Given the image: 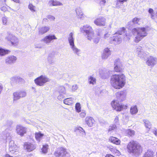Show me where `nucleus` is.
Segmentation results:
<instances>
[{"label":"nucleus","instance_id":"1","mask_svg":"<svg viewBox=\"0 0 157 157\" xmlns=\"http://www.w3.org/2000/svg\"><path fill=\"white\" fill-rule=\"evenodd\" d=\"M116 95L117 100L113 101L111 104L113 108L117 111H121L127 109V105L119 103V101H122L125 99L127 95L126 91L124 90L117 92Z\"/></svg>","mask_w":157,"mask_h":157},{"label":"nucleus","instance_id":"2","mask_svg":"<svg viewBox=\"0 0 157 157\" xmlns=\"http://www.w3.org/2000/svg\"><path fill=\"white\" fill-rule=\"evenodd\" d=\"M136 52L137 54L138 57L141 59H144L147 58L146 64L148 66L153 67L157 63V58L153 56H150L148 57V53L145 52L142 48L140 46H138L136 47Z\"/></svg>","mask_w":157,"mask_h":157},{"label":"nucleus","instance_id":"3","mask_svg":"<svg viewBox=\"0 0 157 157\" xmlns=\"http://www.w3.org/2000/svg\"><path fill=\"white\" fill-rule=\"evenodd\" d=\"M110 83L112 86L117 89L122 88L125 83V78L123 74H115L111 78Z\"/></svg>","mask_w":157,"mask_h":157},{"label":"nucleus","instance_id":"4","mask_svg":"<svg viewBox=\"0 0 157 157\" xmlns=\"http://www.w3.org/2000/svg\"><path fill=\"white\" fill-rule=\"evenodd\" d=\"M127 151L133 157H137L142 151V148L137 142L133 140L129 142L127 147Z\"/></svg>","mask_w":157,"mask_h":157},{"label":"nucleus","instance_id":"5","mask_svg":"<svg viewBox=\"0 0 157 157\" xmlns=\"http://www.w3.org/2000/svg\"><path fill=\"white\" fill-rule=\"evenodd\" d=\"M132 34L136 36L134 41L138 43L147 35V30L145 28H135L132 30Z\"/></svg>","mask_w":157,"mask_h":157},{"label":"nucleus","instance_id":"6","mask_svg":"<svg viewBox=\"0 0 157 157\" xmlns=\"http://www.w3.org/2000/svg\"><path fill=\"white\" fill-rule=\"evenodd\" d=\"M125 29L123 27L120 29L116 33L118 35L117 36H114L112 37L109 39V42L111 44L117 45L120 44L122 41L121 36L120 35H122L125 33Z\"/></svg>","mask_w":157,"mask_h":157},{"label":"nucleus","instance_id":"7","mask_svg":"<svg viewBox=\"0 0 157 157\" xmlns=\"http://www.w3.org/2000/svg\"><path fill=\"white\" fill-rule=\"evenodd\" d=\"M80 29L82 32L86 33L87 39L91 40L94 36V33L91 27L88 25H86L81 28Z\"/></svg>","mask_w":157,"mask_h":157},{"label":"nucleus","instance_id":"8","mask_svg":"<svg viewBox=\"0 0 157 157\" xmlns=\"http://www.w3.org/2000/svg\"><path fill=\"white\" fill-rule=\"evenodd\" d=\"M34 81L36 85L43 86L46 82H49L50 79L45 75H41L35 79Z\"/></svg>","mask_w":157,"mask_h":157},{"label":"nucleus","instance_id":"9","mask_svg":"<svg viewBox=\"0 0 157 157\" xmlns=\"http://www.w3.org/2000/svg\"><path fill=\"white\" fill-rule=\"evenodd\" d=\"M27 95L26 91L21 90L13 93V101H15L21 98L25 97Z\"/></svg>","mask_w":157,"mask_h":157},{"label":"nucleus","instance_id":"10","mask_svg":"<svg viewBox=\"0 0 157 157\" xmlns=\"http://www.w3.org/2000/svg\"><path fill=\"white\" fill-rule=\"evenodd\" d=\"M6 38L8 40L10 41L13 45L16 46L18 44L19 40L18 39L10 33H8Z\"/></svg>","mask_w":157,"mask_h":157},{"label":"nucleus","instance_id":"11","mask_svg":"<svg viewBox=\"0 0 157 157\" xmlns=\"http://www.w3.org/2000/svg\"><path fill=\"white\" fill-rule=\"evenodd\" d=\"M67 153L65 148L59 147L57 148L54 154L56 157H60L64 156Z\"/></svg>","mask_w":157,"mask_h":157},{"label":"nucleus","instance_id":"12","mask_svg":"<svg viewBox=\"0 0 157 157\" xmlns=\"http://www.w3.org/2000/svg\"><path fill=\"white\" fill-rule=\"evenodd\" d=\"M94 23L99 26H104L106 25V19L103 17H100L94 21Z\"/></svg>","mask_w":157,"mask_h":157},{"label":"nucleus","instance_id":"13","mask_svg":"<svg viewBox=\"0 0 157 157\" xmlns=\"http://www.w3.org/2000/svg\"><path fill=\"white\" fill-rule=\"evenodd\" d=\"M16 131L17 134L22 136L26 133L27 128L21 125H17L16 126Z\"/></svg>","mask_w":157,"mask_h":157},{"label":"nucleus","instance_id":"14","mask_svg":"<svg viewBox=\"0 0 157 157\" xmlns=\"http://www.w3.org/2000/svg\"><path fill=\"white\" fill-rule=\"evenodd\" d=\"M99 73L101 78L103 79L108 78L109 75V71L105 68L99 69Z\"/></svg>","mask_w":157,"mask_h":157},{"label":"nucleus","instance_id":"15","mask_svg":"<svg viewBox=\"0 0 157 157\" xmlns=\"http://www.w3.org/2000/svg\"><path fill=\"white\" fill-rule=\"evenodd\" d=\"M9 150L11 153H14L15 152L17 151L18 150V147L14 143L13 140L10 141L9 144Z\"/></svg>","mask_w":157,"mask_h":157},{"label":"nucleus","instance_id":"16","mask_svg":"<svg viewBox=\"0 0 157 157\" xmlns=\"http://www.w3.org/2000/svg\"><path fill=\"white\" fill-rule=\"evenodd\" d=\"M17 59V57L13 55L7 57L5 59V63L7 64H12L15 63Z\"/></svg>","mask_w":157,"mask_h":157},{"label":"nucleus","instance_id":"17","mask_svg":"<svg viewBox=\"0 0 157 157\" xmlns=\"http://www.w3.org/2000/svg\"><path fill=\"white\" fill-rule=\"evenodd\" d=\"M57 38L54 35H49L46 36L41 41L46 44H48L54 39H56Z\"/></svg>","mask_w":157,"mask_h":157},{"label":"nucleus","instance_id":"18","mask_svg":"<svg viewBox=\"0 0 157 157\" xmlns=\"http://www.w3.org/2000/svg\"><path fill=\"white\" fill-rule=\"evenodd\" d=\"M111 54V51L108 48H105L102 55L101 57L103 59H107Z\"/></svg>","mask_w":157,"mask_h":157},{"label":"nucleus","instance_id":"19","mask_svg":"<svg viewBox=\"0 0 157 157\" xmlns=\"http://www.w3.org/2000/svg\"><path fill=\"white\" fill-rule=\"evenodd\" d=\"M24 148L28 151H31L35 149L36 147L33 144L30 143H25L24 145Z\"/></svg>","mask_w":157,"mask_h":157},{"label":"nucleus","instance_id":"20","mask_svg":"<svg viewBox=\"0 0 157 157\" xmlns=\"http://www.w3.org/2000/svg\"><path fill=\"white\" fill-rule=\"evenodd\" d=\"M9 129L7 128L2 132L3 139L5 140H9L11 139L10 133Z\"/></svg>","mask_w":157,"mask_h":157},{"label":"nucleus","instance_id":"21","mask_svg":"<svg viewBox=\"0 0 157 157\" xmlns=\"http://www.w3.org/2000/svg\"><path fill=\"white\" fill-rule=\"evenodd\" d=\"M56 59L53 54H49L47 58L48 63L52 65H54L55 63Z\"/></svg>","mask_w":157,"mask_h":157},{"label":"nucleus","instance_id":"22","mask_svg":"<svg viewBox=\"0 0 157 157\" xmlns=\"http://www.w3.org/2000/svg\"><path fill=\"white\" fill-rule=\"evenodd\" d=\"M50 6H62L63 4L59 1L56 0H50L48 2Z\"/></svg>","mask_w":157,"mask_h":157},{"label":"nucleus","instance_id":"23","mask_svg":"<svg viewBox=\"0 0 157 157\" xmlns=\"http://www.w3.org/2000/svg\"><path fill=\"white\" fill-rule=\"evenodd\" d=\"M75 11L78 18L81 19H83L85 17V15L83 14L82 9L79 7L76 9Z\"/></svg>","mask_w":157,"mask_h":157},{"label":"nucleus","instance_id":"24","mask_svg":"<svg viewBox=\"0 0 157 157\" xmlns=\"http://www.w3.org/2000/svg\"><path fill=\"white\" fill-rule=\"evenodd\" d=\"M85 121L89 127H91L93 126L94 120L92 117H87L85 118Z\"/></svg>","mask_w":157,"mask_h":157},{"label":"nucleus","instance_id":"25","mask_svg":"<svg viewBox=\"0 0 157 157\" xmlns=\"http://www.w3.org/2000/svg\"><path fill=\"white\" fill-rule=\"evenodd\" d=\"M74 34L72 33H70L68 37V40L70 46L74 45Z\"/></svg>","mask_w":157,"mask_h":157},{"label":"nucleus","instance_id":"26","mask_svg":"<svg viewBox=\"0 0 157 157\" xmlns=\"http://www.w3.org/2000/svg\"><path fill=\"white\" fill-rule=\"evenodd\" d=\"M109 141L116 145L120 144L121 143V141L117 138L111 136L109 139Z\"/></svg>","mask_w":157,"mask_h":157},{"label":"nucleus","instance_id":"27","mask_svg":"<svg viewBox=\"0 0 157 157\" xmlns=\"http://www.w3.org/2000/svg\"><path fill=\"white\" fill-rule=\"evenodd\" d=\"M74 54L78 55L79 56L80 52V50L78 49L74 45L70 46Z\"/></svg>","mask_w":157,"mask_h":157},{"label":"nucleus","instance_id":"28","mask_svg":"<svg viewBox=\"0 0 157 157\" xmlns=\"http://www.w3.org/2000/svg\"><path fill=\"white\" fill-rule=\"evenodd\" d=\"M50 28L48 27L45 26L41 27L39 29V33L41 35L43 34L48 32Z\"/></svg>","mask_w":157,"mask_h":157},{"label":"nucleus","instance_id":"29","mask_svg":"<svg viewBox=\"0 0 157 157\" xmlns=\"http://www.w3.org/2000/svg\"><path fill=\"white\" fill-rule=\"evenodd\" d=\"M74 102V99L71 98H68L63 100V103L66 105H70Z\"/></svg>","mask_w":157,"mask_h":157},{"label":"nucleus","instance_id":"30","mask_svg":"<svg viewBox=\"0 0 157 157\" xmlns=\"http://www.w3.org/2000/svg\"><path fill=\"white\" fill-rule=\"evenodd\" d=\"M127 0H117L116 2V7L120 8L123 5V4L125 2H126Z\"/></svg>","mask_w":157,"mask_h":157},{"label":"nucleus","instance_id":"31","mask_svg":"<svg viewBox=\"0 0 157 157\" xmlns=\"http://www.w3.org/2000/svg\"><path fill=\"white\" fill-rule=\"evenodd\" d=\"M144 126L146 128L150 129L151 127L152 124L151 122L147 119H144L143 120Z\"/></svg>","mask_w":157,"mask_h":157},{"label":"nucleus","instance_id":"32","mask_svg":"<svg viewBox=\"0 0 157 157\" xmlns=\"http://www.w3.org/2000/svg\"><path fill=\"white\" fill-rule=\"evenodd\" d=\"M44 136V134L41 133L40 132L36 133H35V137L36 139L38 142H40V141Z\"/></svg>","mask_w":157,"mask_h":157},{"label":"nucleus","instance_id":"33","mask_svg":"<svg viewBox=\"0 0 157 157\" xmlns=\"http://www.w3.org/2000/svg\"><path fill=\"white\" fill-rule=\"evenodd\" d=\"M138 111L137 107L136 105L132 106L130 109V112L132 115L136 114Z\"/></svg>","mask_w":157,"mask_h":157},{"label":"nucleus","instance_id":"34","mask_svg":"<svg viewBox=\"0 0 157 157\" xmlns=\"http://www.w3.org/2000/svg\"><path fill=\"white\" fill-rule=\"evenodd\" d=\"M114 67H122V64L120 60L117 59H115L114 62Z\"/></svg>","mask_w":157,"mask_h":157},{"label":"nucleus","instance_id":"35","mask_svg":"<svg viewBox=\"0 0 157 157\" xmlns=\"http://www.w3.org/2000/svg\"><path fill=\"white\" fill-rule=\"evenodd\" d=\"M126 132L128 136H134L135 134L134 131L130 129H128L126 131Z\"/></svg>","mask_w":157,"mask_h":157},{"label":"nucleus","instance_id":"36","mask_svg":"<svg viewBox=\"0 0 157 157\" xmlns=\"http://www.w3.org/2000/svg\"><path fill=\"white\" fill-rule=\"evenodd\" d=\"M10 52V51L9 50L0 48V55L1 56H4L6 54H8Z\"/></svg>","mask_w":157,"mask_h":157},{"label":"nucleus","instance_id":"37","mask_svg":"<svg viewBox=\"0 0 157 157\" xmlns=\"http://www.w3.org/2000/svg\"><path fill=\"white\" fill-rule=\"evenodd\" d=\"M153 151H148L145 153L143 157H153Z\"/></svg>","mask_w":157,"mask_h":157},{"label":"nucleus","instance_id":"38","mask_svg":"<svg viewBox=\"0 0 157 157\" xmlns=\"http://www.w3.org/2000/svg\"><path fill=\"white\" fill-rule=\"evenodd\" d=\"M17 76H14L10 78V82L12 85L17 83Z\"/></svg>","mask_w":157,"mask_h":157},{"label":"nucleus","instance_id":"39","mask_svg":"<svg viewBox=\"0 0 157 157\" xmlns=\"http://www.w3.org/2000/svg\"><path fill=\"white\" fill-rule=\"evenodd\" d=\"M58 92L60 94H65L66 91L64 86H60L59 87Z\"/></svg>","mask_w":157,"mask_h":157},{"label":"nucleus","instance_id":"40","mask_svg":"<svg viewBox=\"0 0 157 157\" xmlns=\"http://www.w3.org/2000/svg\"><path fill=\"white\" fill-rule=\"evenodd\" d=\"M13 123V122L10 120H5L3 122V124L4 126H6L7 127L11 126Z\"/></svg>","mask_w":157,"mask_h":157},{"label":"nucleus","instance_id":"41","mask_svg":"<svg viewBox=\"0 0 157 157\" xmlns=\"http://www.w3.org/2000/svg\"><path fill=\"white\" fill-rule=\"evenodd\" d=\"M77 131H78L81 133V135L82 136H85L86 135L85 132L84 130L81 127H78L77 129Z\"/></svg>","mask_w":157,"mask_h":157},{"label":"nucleus","instance_id":"42","mask_svg":"<svg viewBox=\"0 0 157 157\" xmlns=\"http://www.w3.org/2000/svg\"><path fill=\"white\" fill-rule=\"evenodd\" d=\"M88 81L90 84L93 85L96 83V79L92 76H90L89 78Z\"/></svg>","mask_w":157,"mask_h":157},{"label":"nucleus","instance_id":"43","mask_svg":"<svg viewBox=\"0 0 157 157\" xmlns=\"http://www.w3.org/2000/svg\"><path fill=\"white\" fill-rule=\"evenodd\" d=\"M48 145H43V147L41 149L42 152L44 154L48 152Z\"/></svg>","mask_w":157,"mask_h":157},{"label":"nucleus","instance_id":"44","mask_svg":"<svg viewBox=\"0 0 157 157\" xmlns=\"http://www.w3.org/2000/svg\"><path fill=\"white\" fill-rule=\"evenodd\" d=\"M117 128L115 124H113L109 126L108 131L110 133L112 132V131L115 130Z\"/></svg>","mask_w":157,"mask_h":157},{"label":"nucleus","instance_id":"45","mask_svg":"<svg viewBox=\"0 0 157 157\" xmlns=\"http://www.w3.org/2000/svg\"><path fill=\"white\" fill-rule=\"evenodd\" d=\"M107 148L109 150L111 151L113 153H116L117 152L118 153H119V151L113 147L111 146H109L107 147Z\"/></svg>","mask_w":157,"mask_h":157},{"label":"nucleus","instance_id":"46","mask_svg":"<svg viewBox=\"0 0 157 157\" xmlns=\"http://www.w3.org/2000/svg\"><path fill=\"white\" fill-rule=\"evenodd\" d=\"M140 19L136 17H135L133 18L132 20V22L135 25L140 24Z\"/></svg>","mask_w":157,"mask_h":157},{"label":"nucleus","instance_id":"47","mask_svg":"<svg viewBox=\"0 0 157 157\" xmlns=\"http://www.w3.org/2000/svg\"><path fill=\"white\" fill-rule=\"evenodd\" d=\"M29 8L32 12H34L36 11V7L33 6L32 4H29Z\"/></svg>","mask_w":157,"mask_h":157},{"label":"nucleus","instance_id":"48","mask_svg":"<svg viewBox=\"0 0 157 157\" xmlns=\"http://www.w3.org/2000/svg\"><path fill=\"white\" fill-rule=\"evenodd\" d=\"M8 17L6 16H4L2 18V21L3 24L4 25H6L7 24L8 22Z\"/></svg>","mask_w":157,"mask_h":157},{"label":"nucleus","instance_id":"49","mask_svg":"<svg viewBox=\"0 0 157 157\" xmlns=\"http://www.w3.org/2000/svg\"><path fill=\"white\" fill-rule=\"evenodd\" d=\"M96 2L100 4L101 7L104 6L106 2L105 0H95Z\"/></svg>","mask_w":157,"mask_h":157},{"label":"nucleus","instance_id":"50","mask_svg":"<svg viewBox=\"0 0 157 157\" xmlns=\"http://www.w3.org/2000/svg\"><path fill=\"white\" fill-rule=\"evenodd\" d=\"M17 83H24L25 82V80L22 78H21L19 76H17Z\"/></svg>","mask_w":157,"mask_h":157},{"label":"nucleus","instance_id":"51","mask_svg":"<svg viewBox=\"0 0 157 157\" xmlns=\"http://www.w3.org/2000/svg\"><path fill=\"white\" fill-rule=\"evenodd\" d=\"M122 67H114V70L117 72H121L122 70Z\"/></svg>","mask_w":157,"mask_h":157},{"label":"nucleus","instance_id":"52","mask_svg":"<svg viewBox=\"0 0 157 157\" xmlns=\"http://www.w3.org/2000/svg\"><path fill=\"white\" fill-rule=\"evenodd\" d=\"M80 105L79 103H77L75 105V109L78 112H80Z\"/></svg>","mask_w":157,"mask_h":157},{"label":"nucleus","instance_id":"53","mask_svg":"<svg viewBox=\"0 0 157 157\" xmlns=\"http://www.w3.org/2000/svg\"><path fill=\"white\" fill-rule=\"evenodd\" d=\"M104 30H100L97 33V35L98 36V37L100 38L103 35V34L104 33Z\"/></svg>","mask_w":157,"mask_h":157},{"label":"nucleus","instance_id":"54","mask_svg":"<svg viewBox=\"0 0 157 157\" xmlns=\"http://www.w3.org/2000/svg\"><path fill=\"white\" fill-rule=\"evenodd\" d=\"M65 97L63 95V94H60L59 95L58 97L57 98L59 100L61 101Z\"/></svg>","mask_w":157,"mask_h":157},{"label":"nucleus","instance_id":"55","mask_svg":"<svg viewBox=\"0 0 157 157\" xmlns=\"http://www.w3.org/2000/svg\"><path fill=\"white\" fill-rule=\"evenodd\" d=\"M47 18L50 19V20H54L55 18L52 15H49L47 16Z\"/></svg>","mask_w":157,"mask_h":157},{"label":"nucleus","instance_id":"56","mask_svg":"<svg viewBox=\"0 0 157 157\" xmlns=\"http://www.w3.org/2000/svg\"><path fill=\"white\" fill-rule=\"evenodd\" d=\"M100 38V37H97L95 38H94L93 41L94 43L96 44H97L99 41Z\"/></svg>","mask_w":157,"mask_h":157},{"label":"nucleus","instance_id":"57","mask_svg":"<svg viewBox=\"0 0 157 157\" xmlns=\"http://www.w3.org/2000/svg\"><path fill=\"white\" fill-rule=\"evenodd\" d=\"M78 86L77 85H75L72 86V90L73 91H75L77 89Z\"/></svg>","mask_w":157,"mask_h":157},{"label":"nucleus","instance_id":"58","mask_svg":"<svg viewBox=\"0 0 157 157\" xmlns=\"http://www.w3.org/2000/svg\"><path fill=\"white\" fill-rule=\"evenodd\" d=\"M110 34L108 33H107L106 34H104L103 38L105 39H106L107 38L109 37V36Z\"/></svg>","mask_w":157,"mask_h":157},{"label":"nucleus","instance_id":"59","mask_svg":"<svg viewBox=\"0 0 157 157\" xmlns=\"http://www.w3.org/2000/svg\"><path fill=\"white\" fill-rule=\"evenodd\" d=\"M0 9L1 10L5 12L7 10V9L5 6H3L1 7Z\"/></svg>","mask_w":157,"mask_h":157},{"label":"nucleus","instance_id":"60","mask_svg":"<svg viewBox=\"0 0 157 157\" xmlns=\"http://www.w3.org/2000/svg\"><path fill=\"white\" fill-rule=\"evenodd\" d=\"M80 117H83L86 116V113L84 112H82L80 114Z\"/></svg>","mask_w":157,"mask_h":157},{"label":"nucleus","instance_id":"61","mask_svg":"<svg viewBox=\"0 0 157 157\" xmlns=\"http://www.w3.org/2000/svg\"><path fill=\"white\" fill-rule=\"evenodd\" d=\"M118 117L117 116H116L114 120L115 123L117 124L118 123Z\"/></svg>","mask_w":157,"mask_h":157},{"label":"nucleus","instance_id":"62","mask_svg":"<svg viewBox=\"0 0 157 157\" xmlns=\"http://www.w3.org/2000/svg\"><path fill=\"white\" fill-rule=\"evenodd\" d=\"M148 12L150 14L154 13L153 10L151 8H149L148 10Z\"/></svg>","mask_w":157,"mask_h":157},{"label":"nucleus","instance_id":"63","mask_svg":"<svg viewBox=\"0 0 157 157\" xmlns=\"http://www.w3.org/2000/svg\"><path fill=\"white\" fill-rule=\"evenodd\" d=\"M150 14V17H151V19H153V20L155 19V18L154 17V15H155L154 13L151 14Z\"/></svg>","mask_w":157,"mask_h":157},{"label":"nucleus","instance_id":"64","mask_svg":"<svg viewBox=\"0 0 157 157\" xmlns=\"http://www.w3.org/2000/svg\"><path fill=\"white\" fill-rule=\"evenodd\" d=\"M105 157H115L114 156L110 155L107 154L106 155Z\"/></svg>","mask_w":157,"mask_h":157}]
</instances>
